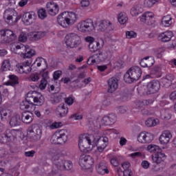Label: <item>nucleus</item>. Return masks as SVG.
I'll list each match as a JSON object with an SVG mask.
<instances>
[{"label":"nucleus","mask_w":176,"mask_h":176,"mask_svg":"<svg viewBox=\"0 0 176 176\" xmlns=\"http://www.w3.org/2000/svg\"><path fill=\"white\" fill-rule=\"evenodd\" d=\"M35 20H36V14L34 12H26L22 16V21L25 25H31L35 23Z\"/></svg>","instance_id":"obj_15"},{"label":"nucleus","mask_w":176,"mask_h":176,"mask_svg":"<svg viewBox=\"0 0 176 176\" xmlns=\"http://www.w3.org/2000/svg\"><path fill=\"white\" fill-rule=\"evenodd\" d=\"M142 12V8L140 4H135L131 9V14L133 16H137Z\"/></svg>","instance_id":"obj_32"},{"label":"nucleus","mask_w":176,"mask_h":176,"mask_svg":"<svg viewBox=\"0 0 176 176\" xmlns=\"http://www.w3.org/2000/svg\"><path fill=\"white\" fill-rule=\"evenodd\" d=\"M65 102L66 104H67V105H72V104H74V98L69 96L65 99Z\"/></svg>","instance_id":"obj_62"},{"label":"nucleus","mask_w":176,"mask_h":176,"mask_svg":"<svg viewBox=\"0 0 176 176\" xmlns=\"http://www.w3.org/2000/svg\"><path fill=\"white\" fill-rule=\"evenodd\" d=\"M129 18H127V15L126 14L120 13L118 15V21L120 24H126Z\"/></svg>","instance_id":"obj_41"},{"label":"nucleus","mask_w":176,"mask_h":176,"mask_svg":"<svg viewBox=\"0 0 176 176\" xmlns=\"http://www.w3.org/2000/svg\"><path fill=\"white\" fill-rule=\"evenodd\" d=\"M96 170L98 174H101V175H104V174H109V170H108V167L107 166V162L105 161L100 162L96 166Z\"/></svg>","instance_id":"obj_22"},{"label":"nucleus","mask_w":176,"mask_h":176,"mask_svg":"<svg viewBox=\"0 0 176 176\" xmlns=\"http://www.w3.org/2000/svg\"><path fill=\"white\" fill-rule=\"evenodd\" d=\"M26 101L31 105V108L35 109V105L41 107L45 104V97L36 91H30L28 93L25 98Z\"/></svg>","instance_id":"obj_1"},{"label":"nucleus","mask_w":176,"mask_h":176,"mask_svg":"<svg viewBox=\"0 0 176 176\" xmlns=\"http://www.w3.org/2000/svg\"><path fill=\"white\" fill-rule=\"evenodd\" d=\"M99 31L102 32H109V31H113L112 23L108 21H101L98 25Z\"/></svg>","instance_id":"obj_18"},{"label":"nucleus","mask_w":176,"mask_h":176,"mask_svg":"<svg viewBox=\"0 0 176 176\" xmlns=\"http://www.w3.org/2000/svg\"><path fill=\"white\" fill-rule=\"evenodd\" d=\"M85 41L89 43V48L90 52L92 53H98V52H100V43L94 41V38L92 36H87Z\"/></svg>","instance_id":"obj_14"},{"label":"nucleus","mask_w":176,"mask_h":176,"mask_svg":"<svg viewBox=\"0 0 176 176\" xmlns=\"http://www.w3.org/2000/svg\"><path fill=\"white\" fill-rule=\"evenodd\" d=\"M171 138H173V135L171 134V132H170L169 131H164L160 135L159 140L160 144L166 145V144H168V142H170V140H171Z\"/></svg>","instance_id":"obj_19"},{"label":"nucleus","mask_w":176,"mask_h":176,"mask_svg":"<svg viewBox=\"0 0 176 176\" xmlns=\"http://www.w3.org/2000/svg\"><path fill=\"white\" fill-rule=\"evenodd\" d=\"M78 163L80 167L91 168V166L94 164V160L91 156L83 154L80 157Z\"/></svg>","instance_id":"obj_11"},{"label":"nucleus","mask_w":176,"mask_h":176,"mask_svg":"<svg viewBox=\"0 0 176 176\" xmlns=\"http://www.w3.org/2000/svg\"><path fill=\"white\" fill-rule=\"evenodd\" d=\"M50 141L55 145H65V142L68 141V131L65 129L57 131L52 136Z\"/></svg>","instance_id":"obj_3"},{"label":"nucleus","mask_w":176,"mask_h":176,"mask_svg":"<svg viewBox=\"0 0 176 176\" xmlns=\"http://www.w3.org/2000/svg\"><path fill=\"white\" fill-rule=\"evenodd\" d=\"M142 75V70L138 66L131 67L124 75V80L126 83H133L140 80Z\"/></svg>","instance_id":"obj_2"},{"label":"nucleus","mask_w":176,"mask_h":176,"mask_svg":"<svg viewBox=\"0 0 176 176\" xmlns=\"http://www.w3.org/2000/svg\"><path fill=\"white\" fill-rule=\"evenodd\" d=\"M141 166L142 167H143V168L147 169L149 168V166H151V164H149L148 161L144 160L142 162Z\"/></svg>","instance_id":"obj_63"},{"label":"nucleus","mask_w":176,"mask_h":176,"mask_svg":"<svg viewBox=\"0 0 176 176\" xmlns=\"http://www.w3.org/2000/svg\"><path fill=\"white\" fill-rule=\"evenodd\" d=\"M21 120L23 123H25L26 124H30V123L32 122L34 120V116H32V113L28 114V112H23L21 114Z\"/></svg>","instance_id":"obj_30"},{"label":"nucleus","mask_w":176,"mask_h":176,"mask_svg":"<svg viewBox=\"0 0 176 176\" xmlns=\"http://www.w3.org/2000/svg\"><path fill=\"white\" fill-rule=\"evenodd\" d=\"M145 144H149L150 142H152L153 141V135L147 133L145 135Z\"/></svg>","instance_id":"obj_48"},{"label":"nucleus","mask_w":176,"mask_h":176,"mask_svg":"<svg viewBox=\"0 0 176 176\" xmlns=\"http://www.w3.org/2000/svg\"><path fill=\"white\" fill-rule=\"evenodd\" d=\"M110 163L115 167H118L119 166V161H118V158L116 157H113Z\"/></svg>","instance_id":"obj_57"},{"label":"nucleus","mask_w":176,"mask_h":176,"mask_svg":"<svg viewBox=\"0 0 176 176\" xmlns=\"http://www.w3.org/2000/svg\"><path fill=\"white\" fill-rule=\"evenodd\" d=\"M92 58H95L97 63L105 61V60L108 58V52H102L101 51H98L97 53L92 55Z\"/></svg>","instance_id":"obj_23"},{"label":"nucleus","mask_w":176,"mask_h":176,"mask_svg":"<svg viewBox=\"0 0 176 176\" xmlns=\"http://www.w3.org/2000/svg\"><path fill=\"white\" fill-rule=\"evenodd\" d=\"M0 43H7L5 30L0 31Z\"/></svg>","instance_id":"obj_45"},{"label":"nucleus","mask_w":176,"mask_h":176,"mask_svg":"<svg viewBox=\"0 0 176 176\" xmlns=\"http://www.w3.org/2000/svg\"><path fill=\"white\" fill-rule=\"evenodd\" d=\"M116 115L111 113L108 116H105L102 119V123L104 124V126H111L116 123Z\"/></svg>","instance_id":"obj_17"},{"label":"nucleus","mask_w":176,"mask_h":176,"mask_svg":"<svg viewBox=\"0 0 176 176\" xmlns=\"http://www.w3.org/2000/svg\"><path fill=\"white\" fill-rule=\"evenodd\" d=\"M126 36L128 39H131V38H135L137 36V33L134 31H126Z\"/></svg>","instance_id":"obj_51"},{"label":"nucleus","mask_w":176,"mask_h":176,"mask_svg":"<svg viewBox=\"0 0 176 176\" xmlns=\"http://www.w3.org/2000/svg\"><path fill=\"white\" fill-rule=\"evenodd\" d=\"M80 4L82 8H87L88 6H90V1L89 0H81Z\"/></svg>","instance_id":"obj_60"},{"label":"nucleus","mask_w":176,"mask_h":176,"mask_svg":"<svg viewBox=\"0 0 176 176\" xmlns=\"http://www.w3.org/2000/svg\"><path fill=\"white\" fill-rule=\"evenodd\" d=\"M27 34L26 33L22 32L19 36V42H25L27 41Z\"/></svg>","instance_id":"obj_55"},{"label":"nucleus","mask_w":176,"mask_h":176,"mask_svg":"<svg viewBox=\"0 0 176 176\" xmlns=\"http://www.w3.org/2000/svg\"><path fill=\"white\" fill-rule=\"evenodd\" d=\"M83 118V116L82 115H79L78 113L72 114L70 116V119H74V120H80Z\"/></svg>","instance_id":"obj_56"},{"label":"nucleus","mask_w":176,"mask_h":176,"mask_svg":"<svg viewBox=\"0 0 176 176\" xmlns=\"http://www.w3.org/2000/svg\"><path fill=\"white\" fill-rule=\"evenodd\" d=\"M67 113H68V107H65L64 104H60L56 108V115L58 118H64V116H67Z\"/></svg>","instance_id":"obj_27"},{"label":"nucleus","mask_w":176,"mask_h":176,"mask_svg":"<svg viewBox=\"0 0 176 176\" xmlns=\"http://www.w3.org/2000/svg\"><path fill=\"white\" fill-rule=\"evenodd\" d=\"M124 176H133V171L131 169H126L123 171Z\"/></svg>","instance_id":"obj_64"},{"label":"nucleus","mask_w":176,"mask_h":176,"mask_svg":"<svg viewBox=\"0 0 176 176\" xmlns=\"http://www.w3.org/2000/svg\"><path fill=\"white\" fill-rule=\"evenodd\" d=\"M171 20H173V18H171L170 15L164 16L162 19L161 24L164 25V27H170V25L173 24Z\"/></svg>","instance_id":"obj_33"},{"label":"nucleus","mask_w":176,"mask_h":176,"mask_svg":"<svg viewBox=\"0 0 176 176\" xmlns=\"http://www.w3.org/2000/svg\"><path fill=\"white\" fill-rule=\"evenodd\" d=\"M162 83L163 84V85L164 86V87H170V86H171V85H173V83L171 82H170L169 80H166V78H163L162 79Z\"/></svg>","instance_id":"obj_54"},{"label":"nucleus","mask_w":176,"mask_h":176,"mask_svg":"<svg viewBox=\"0 0 176 176\" xmlns=\"http://www.w3.org/2000/svg\"><path fill=\"white\" fill-rule=\"evenodd\" d=\"M57 21L59 25L63 27L64 28H67L68 27V23H67V12H62L57 17Z\"/></svg>","instance_id":"obj_26"},{"label":"nucleus","mask_w":176,"mask_h":176,"mask_svg":"<svg viewBox=\"0 0 176 176\" xmlns=\"http://www.w3.org/2000/svg\"><path fill=\"white\" fill-rule=\"evenodd\" d=\"M66 19L67 25H72L78 20V16L75 12H66Z\"/></svg>","instance_id":"obj_28"},{"label":"nucleus","mask_w":176,"mask_h":176,"mask_svg":"<svg viewBox=\"0 0 176 176\" xmlns=\"http://www.w3.org/2000/svg\"><path fill=\"white\" fill-rule=\"evenodd\" d=\"M160 89V82L157 80H153L147 84L146 94H155Z\"/></svg>","instance_id":"obj_13"},{"label":"nucleus","mask_w":176,"mask_h":176,"mask_svg":"<svg viewBox=\"0 0 176 176\" xmlns=\"http://www.w3.org/2000/svg\"><path fill=\"white\" fill-rule=\"evenodd\" d=\"M94 141H96V136L93 135H89L82 138L80 137L78 141L80 151H81V152H85V151L89 148V145L96 146Z\"/></svg>","instance_id":"obj_6"},{"label":"nucleus","mask_w":176,"mask_h":176,"mask_svg":"<svg viewBox=\"0 0 176 176\" xmlns=\"http://www.w3.org/2000/svg\"><path fill=\"white\" fill-rule=\"evenodd\" d=\"M63 74V72L58 70L55 72H54V80H58V79L60 78V76H61V75Z\"/></svg>","instance_id":"obj_59"},{"label":"nucleus","mask_w":176,"mask_h":176,"mask_svg":"<svg viewBox=\"0 0 176 176\" xmlns=\"http://www.w3.org/2000/svg\"><path fill=\"white\" fill-rule=\"evenodd\" d=\"M1 71L3 72L5 71H12V66L10 65V62L6 60L3 62L1 65Z\"/></svg>","instance_id":"obj_37"},{"label":"nucleus","mask_w":176,"mask_h":176,"mask_svg":"<svg viewBox=\"0 0 176 176\" xmlns=\"http://www.w3.org/2000/svg\"><path fill=\"white\" fill-rule=\"evenodd\" d=\"M16 131H19V129H7L5 133H0V144H7V142L14 141L17 138Z\"/></svg>","instance_id":"obj_7"},{"label":"nucleus","mask_w":176,"mask_h":176,"mask_svg":"<svg viewBox=\"0 0 176 176\" xmlns=\"http://www.w3.org/2000/svg\"><path fill=\"white\" fill-rule=\"evenodd\" d=\"M108 84V93H113V91H116L119 84L118 83V78L115 77H112L107 80Z\"/></svg>","instance_id":"obj_16"},{"label":"nucleus","mask_w":176,"mask_h":176,"mask_svg":"<svg viewBox=\"0 0 176 176\" xmlns=\"http://www.w3.org/2000/svg\"><path fill=\"white\" fill-rule=\"evenodd\" d=\"M8 78L10 79L11 86H16V85H19V78L16 77V75H10Z\"/></svg>","instance_id":"obj_40"},{"label":"nucleus","mask_w":176,"mask_h":176,"mask_svg":"<svg viewBox=\"0 0 176 176\" xmlns=\"http://www.w3.org/2000/svg\"><path fill=\"white\" fill-rule=\"evenodd\" d=\"M161 117L164 120H170L171 119V113L169 110H162Z\"/></svg>","instance_id":"obj_38"},{"label":"nucleus","mask_w":176,"mask_h":176,"mask_svg":"<svg viewBox=\"0 0 176 176\" xmlns=\"http://www.w3.org/2000/svg\"><path fill=\"white\" fill-rule=\"evenodd\" d=\"M173 36H174V35L173 34V32L166 31L161 33L159 35L158 38L160 41H161V42H170Z\"/></svg>","instance_id":"obj_25"},{"label":"nucleus","mask_w":176,"mask_h":176,"mask_svg":"<svg viewBox=\"0 0 176 176\" xmlns=\"http://www.w3.org/2000/svg\"><path fill=\"white\" fill-rule=\"evenodd\" d=\"M143 68L150 67L155 64V59L152 56H146L140 63Z\"/></svg>","instance_id":"obj_21"},{"label":"nucleus","mask_w":176,"mask_h":176,"mask_svg":"<svg viewBox=\"0 0 176 176\" xmlns=\"http://www.w3.org/2000/svg\"><path fill=\"white\" fill-rule=\"evenodd\" d=\"M145 135L146 133L144 132L140 133L138 136V141L141 144H145Z\"/></svg>","instance_id":"obj_49"},{"label":"nucleus","mask_w":176,"mask_h":176,"mask_svg":"<svg viewBox=\"0 0 176 176\" xmlns=\"http://www.w3.org/2000/svg\"><path fill=\"white\" fill-rule=\"evenodd\" d=\"M59 8L58 7H56V8H53L52 10H50V11H47L49 14L50 16H56L57 13H58Z\"/></svg>","instance_id":"obj_58"},{"label":"nucleus","mask_w":176,"mask_h":176,"mask_svg":"<svg viewBox=\"0 0 176 176\" xmlns=\"http://www.w3.org/2000/svg\"><path fill=\"white\" fill-rule=\"evenodd\" d=\"M10 124L12 127H17L21 124V117L20 115L16 114L12 116L10 121Z\"/></svg>","instance_id":"obj_31"},{"label":"nucleus","mask_w":176,"mask_h":176,"mask_svg":"<svg viewBox=\"0 0 176 176\" xmlns=\"http://www.w3.org/2000/svg\"><path fill=\"white\" fill-rule=\"evenodd\" d=\"M40 78H41L40 74L38 73L32 74L30 76V79H31V80H32V82H38V80H39Z\"/></svg>","instance_id":"obj_52"},{"label":"nucleus","mask_w":176,"mask_h":176,"mask_svg":"<svg viewBox=\"0 0 176 176\" xmlns=\"http://www.w3.org/2000/svg\"><path fill=\"white\" fill-rule=\"evenodd\" d=\"M152 160L153 163H155L156 164L164 163V161L166 160V154L163 153L161 150V151L152 155Z\"/></svg>","instance_id":"obj_20"},{"label":"nucleus","mask_w":176,"mask_h":176,"mask_svg":"<svg viewBox=\"0 0 176 176\" xmlns=\"http://www.w3.org/2000/svg\"><path fill=\"white\" fill-rule=\"evenodd\" d=\"M3 19L8 25H14L21 19V16L17 15V12L14 9L9 8L4 11Z\"/></svg>","instance_id":"obj_5"},{"label":"nucleus","mask_w":176,"mask_h":176,"mask_svg":"<svg viewBox=\"0 0 176 176\" xmlns=\"http://www.w3.org/2000/svg\"><path fill=\"white\" fill-rule=\"evenodd\" d=\"M95 146H98V152H104L107 145H108V138L107 137H97L95 136Z\"/></svg>","instance_id":"obj_12"},{"label":"nucleus","mask_w":176,"mask_h":176,"mask_svg":"<svg viewBox=\"0 0 176 176\" xmlns=\"http://www.w3.org/2000/svg\"><path fill=\"white\" fill-rule=\"evenodd\" d=\"M23 71H24L25 74H30V72H31V71H32V68H31V67H30V66L23 65Z\"/></svg>","instance_id":"obj_61"},{"label":"nucleus","mask_w":176,"mask_h":176,"mask_svg":"<svg viewBox=\"0 0 176 176\" xmlns=\"http://www.w3.org/2000/svg\"><path fill=\"white\" fill-rule=\"evenodd\" d=\"M157 123H159V120H155L154 118H148L145 122V124L147 127H155V126L157 125Z\"/></svg>","instance_id":"obj_35"},{"label":"nucleus","mask_w":176,"mask_h":176,"mask_svg":"<svg viewBox=\"0 0 176 176\" xmlns=\"http://www.w3.org/2000/svg\"><path fill=\"white\" fill-rule=\"evenodd\" d=\"M65 43L68 47H78L80 45V37L75 34L70 33L65 36Z\"/></svg>","instance_id":"obj_10"},{"label":"nucleus","mask_w":176,"mask_h":176,"mask_svg":"<svg viewBox=\"0 0 176 176\" xmlns=\"http://www.w3.org/2000/svg\"><path fill=\"white\" fill-rule=\"evenodd\" d=\"M45 36V33L43 32H36L32 34V41H39Z\"/></svg>","instance_id":"obj_39"},{"label":"nucleus","mask_w":176,"mask_h":176,"mask_svg":"<svg viewBox=\"0 0 176 176\" xmlns=\"http://www.w3.org/2000/svg\"><path fill=\"white\" fill-rule=\"evenodd\" d=\"M28 137L32 141H39L42 137V129L38 125L29 127L28 129Z\"/></svg>","instance_id":"obj_9"},{"label":"nucleus","mask_w":176,"mask_h":176,"mask_svg":"<svg viewBox=\"0 0 176 176\" xmlns=\"http://www.w3.org/2000/svg\"><path fill=\"white\" fill-rule=\"evenodd\" d=\"M63 163L64 160L58 162L56 164L54 165L52 171V174H53V175L58 174V171H64V168H63V167H64V164H63Z\"/></svg>","instance_id":"obj_29"},{"label":"nucleus","mask_w":176,"mask_h":176,"mask_svg":"<svg viewBox=\"0 0 176 176\" xmlns=\"http://www.w3.org/2000/svg\"><path fill=\"white\" fill-rule=\"evenodd\" d=\"M38 15L39 19H41V20L46 19V17H47V14L46 13V10L43 9V8L38 10Z\"/></svg>","instance_id":"obj_42"},{"label":"nucleus","mask_w":176,"mask_h":176,"mask_svg":"<svg viewBox=\"0 0 176 176\" xmlns=\"http://www.w3.org/2000/svg\"><path fill=\"white\" fill-rule=\"evenodd\" d=\"M56 8H58V5L54 3V2H50L47 3V6H46L47 12H49L53 9H55Z\"/></svg>","instance_id":"obj_44"},{"label":"nucleus","mask_w":176,"mask_h":176,"mask_svg":"<svg viewBox=\"0 0 176 176\" xmlns=\"http://www.w3.org/2000/svg\"><path fill=\"white\" fill-rule=\"evenodd\" d=\"M14 52L16 54H21L23 58H31L35 56V50L30 49V46L21 43L15 47Z\"/></svg>","instance_id":"obj_4"},{"label":"nucleus","mask_w":176,"mask_h":176,"mask_svg":"<svg viewBox=\"0 0 176 176\" xmlns=\"http://www.w3.org/2000/svg\"><path fill=\"white\" fill-rule=\"evenodd\" d=\"M6 34V40L7 43H10V42H14L16 39H17V35L14 32L12 31L11 30H4Z\"/></svg>","instance_id":"obj_24"},{"label":"nucleus","mask_w":176,"mask_h":176,"mask_svg":"<svg viewBox=\"0 0 176 176\" xmlns=\"http://www.w3.org/2000/svg\"><path fill=\"white\" fill-rule=\"evenodd\" d=\"M65 94L62 93L55 98V102H60V101H63V100H65Z\"/></svg>","instance_id":"obj_53"},{"label":"nucleus","mask_w":176,"mask_h":176,"mask_svg":"<svg viewBox=\"0 0 176 176\" xmlns=\"http://www.w3.org/2000/svg\"><path fill=\"white\" fill-rule=\"evenodd\" d=\"M30 107H31V106L30 105V102H28V101H27V100H25V101H23L20 104V109H22V111L28 109V108H30Z\"/></svg>","instance_id":"obj_46"},{"label":"nucleus","mask_w":176,"mask_h":176,"mask_svg":"<svg viewBox=\"0 0 176 176\" xmlns=\"http://www.w3.org/2000/svg\"><path fill=\"white\" fill-rule=\"evenodd\" d=\"M147 150L148 151V152H151V153H159V152L162 151L159 146L155 144L148 145L147 146Z\"/></svg>","instance_id":"obj_34"},{"label":"nucleus","mask_w":176,"mask_h":176,"mask_svg":"<svg viewBox=\"0 0 176 176\" xmlns=\"http://www.w3.org/2000/svg\"><path fill=\"white\" fill-rule=\"evenodd\" d=\"M62 164H63V167H62V168H64V171H69V170H72L73 164L72 162L70 160H64V162L62 163Z\"/></svg>","instance_id":"obj_36"},{"label":"nucleus","mask_w":176,"mask_h":176,"mask_svg":"<svg viewBox=\"0 0 176 176\" xmlns=\"http://www.w3.org/2000/svg\"><path fill=\"white\" fill-rule=\"evenodd\" d=\"M78 30L81 32H85L86 34L94 31L96 30V26H94L93 19H87L80 22L78 23Z\"/></svg>","instance_id":"obj_8"},{"label":"nucleus","mask_w":176,"mask_h":176,"mask_svg":"<svg viewBox=\"0 0 176 176\" xmlns=\"http://www.w3.org/2000/svg\"><path fill=\"white\" fill-rule=\"evenodd\" d=\"M156 2H157L156 0H145L144 6L146 8H152V6H153Z\"/></svg>","instance_id":"obj_47"},{"label":"nucleus","mask_w":176,"mask_h":176,"mask_svg":"<svg viewBox=\"0 0 176 176\" xmlns=\"http://www.w3.org/2000/svg\"><path fill=\"white\" fill-rule=\"evenodd\" d=\"M46 86H47V80L41 79L38 86L39 89H41V90H45V89H46Z\"/></svg>","instance_id":"obj_50"},{"label":"nucleus","mask_w":176,"mask_h":176,"mask_svg":"<svg viewBox=\"0 0 176 176\" xmlns=\"http://www.w3.org/2000/svg\"><path fill=\"white\" fill-rule=\"evenodd\" d=\"M0 115L1 122H5L8 121V118H9V116H8V111H6V110H1L0 111Z\"/></svg>","instance_id":"obj_43"}]
</instances>
